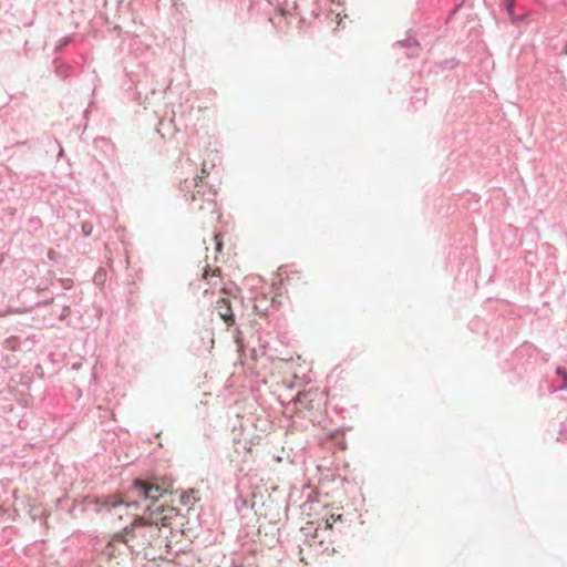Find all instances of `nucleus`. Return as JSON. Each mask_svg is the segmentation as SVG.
<instances>
[{
    "mask_svg": "<svg viewBox=\"0 0 567 567\" xmlns=\"http://www.w3.org/2000/svg\"><path fill=\"white\" fill-rule=\"evenodd\" d=\"M166 493V488H164L154 478H135L130 488V494L135 498L127 503V506L141 508L143 507V504H145V512H150L151 515L159 513L163 511V505H157L156 503Z\"/></svg>",
    "mask_w": 567,
    "mask_h": 567,
    "instance_id": "1",
    "label": "nucleus"
},
{
    "mask_svg": "<svg viewBox=\"0 0 567 567\" xmlns=\"http://www.w3.org/2000/svg\"><path fill=\"white\" fill-rule=\"evenodd\" d=\"M131 530L133 534L131 548H144L151 546L159 537L161 528L156 522L136 516L131 523Z\"/></svg>",
    "mask_w": 567,
    "mask_h": 567,
    "instance_id": "2",
    "label": "nucleus"
},
{
    "mask_svg": "<svg viewBox=\"0 0 567 567\" xmlns=\"http://www.w3.org/2000/svg\"><path fill=\"white\" fill-rule=\"evenodd\" d=\"M394 48L406 49L405 55L406 58L411 59L419 54L420 43L416 41L414 37L409 34L404 40L395 42Z\"/></svg>",
    "mask_w": 567,
    "mask_h": 567,
    "instance_id": "3",
    "label": "nucleus"
},
{
    "mask_svg": "<svg viewBox=\"0 0 567 567\" xmlns=\"http://www.w3.org/2000/svg\"><path fill=\"white\" fill-rule=\"evenodd\" d=\"M53 70L56 76L62 80L71 76L73 68L69 63L64 62L60 56H55L52 61Z\"/></svg>",
    "mask_w": 567,
    "mask_h": 567,
    "instance_id": "4",
    "label": "nucleus"
},
{
    "mask_svg": "<svg viewBox=\"0 0 567 567\" xmlns=\"http://www.w3.org/2000/svg\"><path fill=\"white\" fill-rule=\"evenodd\" d=\"M94 503L99 505L101 508H106L107 511H111L112 508H115L120 505H122L124 502L120 496L116 495H106L96 497L94 499Z\"/></svg>",
    "mask_w": 567,
    "mask_h": 567,
    "instance_id": "5",
    "label": "nucleus"
},
{
    "mask_svg": "<svg viewBox=\"0 0 567 567\" xmlns=\"http://www.w3.org/2000/svg\"><path fill=\"white\" fill-rule=\"evenodd\" d=\"M132 530H131V524L126 526L122 532L117 533L115 535V539L126 544L128 547L133 545V538H132Z\"/></svg>",
    "mask_w": 567,
    "mask_h": 567,
    "instance_id": "6",
    "label": "nucleus"
},
{
    "mask_svg": "<svg viewBox=\"0 0 567 567\" xmlns=\"http://www.w3.org/2000/svg\"><path fill=\"white\" fill-rule=\"evenodd\" d=\"M221 301L226 306V310L224 312H219V315L227 324H233L235 322V316L229 307V301L226 299H223Z\"/></svg>",
    "mask_w": 567,
    "mask_h": 567,
    "instance_id": "7",
    "label": "nucleus"
},
{
    "mask_svg": "<svg viewBox=\"0 0 567 567\" xmlns=\"http://www.w3.org/2000/svg\"><path fill=\"white\" fill-rule=\"evenodd\" d=\"M556 374L561 378L563 383L558 386L559 391H567V370L564 367H557Z\"/></svg>",
    "mask_w": 567,
    "mask_h": 567,
    "instance_id": "8",
    "label": "nucleus"
},
{
    "mask_svg": "<svg viewBox=\"0 0 567 567\" xmlns=\"http://www.w3.org/2000/svg\"><path fill=\"white\" fill-rule=\"evenodd\" d=\"M72 41L71 37H64L60 40L59 44L54 49L55 56L62 52V50Z\"/></svg>",
    "mask_w": 567,
    "mask_h": 567,
    "instance_id": "9",
    "label": "nucleus"
},
{
    "mask_svg": "<svg viewBox=\"0 0 567 567\" xmlns=\"http://www.w3.org/2000/svg\"><path fill=\"white\" fill-rule=\"evenodd\" d=\"M82 235L89 237L92 235L93 225L90 221H83L81 226Z\"/></svg>",
    "mask_w": 567,
    "mask_h": 567,
    "instance_id": "10",
    "label": "nucleus"
},
{
    "mask_svg": "<svg viewBox=\"0 0 567 567\" xmlns=\"http://www.w3.org/2000/svg\"><path fill=\"white\" fill-rule=\"evenodd\" d=\"M516 0H503L502 6L508 12L509 16H513Z\"/></svg>",
    "mask_w": 567,
    "mask_h": 567,
    "instance_id": "11",
    "label": "nucleus"
},
{
    "mask_svg": "<svg viewBox=\"0 0 567 567\" xmlns=\"http://www.w3.org/2000/svg\"><path fill=\"white\" fill-rule=\"evenodd\" d=\"M59 282H60L61 287L63 289H66V290L71 289L73 287V284H74L73 279H71V278H61L59 280Z\"/></svg>",
    "mask_w": 567,
    "mask_h": 567,
    "instance_id": "12",
    "label": "nucleus"
},
{
    "mask_svg": "<svg viewBox=\"0 0 567 567\" xmlns=\"http://www.w3.org/2000/svg\"><path fill=\"white\" fill-rule=\"evenodd\" d=\"M71 313V308L69 306H64L62 312L59 316L60 320H65Z\"/></svg>",
    "mask_w": 567,
    "mask_h": 567,
    "instance_id": "13",
    "label": "nucleus"
},
{
    "mask_svg": "<svg viewBox=\"0 0 567 567\" xmlns=\"http://www.w3.org/2000/svg\"><path fill=\"white\" fill-rule=\"evenodd\" d=\"M17 339L16 338H9L6 340V344L8 348H11L12 350L16 349Z\"/></svg>",
    "mask_w": 567,
    "mask_h": 567,
    "instance_id": "14",
    "label": "nucleus"
},
{
    "mask_svg": "<svg viewBox=\"0 0 567 567\" xmlns=\"http://www.w3.org/2000/svg\"><path fill=\"white\" fill-rule=\"evenodd\" d=\"M221 247H223L221 241L217 240V241H216V250L220 251V250H221Z\"/></svg>",
    "mask_w": 567,
    "mask_h": 567,
    "instance_id": "15",
    "label": "nucleus"
},
{
    "mask_svg": "<svg viewBox=\"0 0 567 567\" xmlns=\"http://www.w3.org/2000/svg\"><path fill=\"white\" fill-rule=\"evenodd\" d=\"M220 272H221V271H220V269H219V268H216V269L213 271L212 276H220Z\"/></svg>",
    "mask_w": 567,
    "mask_h": 567,
    "instance_id": "16",
    "label": "nucleus"
},
{
    "mask_svg": "<svg viewBox=\"0 0 567 567\" xmlns=\"http://www.w3.org/2000/svg\"><path fill=\"white\" fill-rule=\"evenodd\" d=\"M236 343H238V347H239V348H241V347H243L238 337H237V339H236Z\"/></svg>",
    "mask_w": 567,
    "mask_h": 567,
    "instance_id": "17",
    "label": "nucleus"
},
{
    "mask_svg": "<svg viewBox=\"0 0 567 567\" xmlns=\"http://www.w3.org/2000/svg\"><path fill=\"white\" fill-rule=\"evenodd\" d=\"M166 519H167V517H166V516L162 518V524H163V525H166V523H165V522H166Z\"/></svg>",
    "mask_w": 567,
    "mask_h": 567,
    "instance_id": "18",
    "label": "nucleus"
},
{
    "mask_svg": "<svg viewBox=\"0 0 567 567\" xmlns=\"http://www.w3.org/2000/svg\"><path fill=\"white\" fill-rule=\"evenodd\" d=\"M565 54H567V42H566V45L564 48V51H563Z\"/></svg>",
    "mask_w": 567,
    "mask_h": 567,
    "instance_id": "19",
    "label": "nucleus"
},
{
    "mask_svg": "<svg viewBox=\"0 0 567 567\" xmlns=\"http://www.w3.org/2000/svg\"><path fill=\"white\" fill-rule=\"evenodd\" d=\"M204 277L207 278L208 277V270L206 269L205 272H204Z\"/></svg>",
    "mask_w": 567,
    "mask_h": 567,
    "instance_id": "20",
    "label": "nucleus"
},
{
    "mask_svg": "<svg viewBox=\"0 0 567 567\" xmlns=\"http://www.w3.org/2000/svg\"><path fill=\"white\" fill-rule=\"evenodd\" d=\"M62 155H63V150L61 148L60 153H59V157H61Z\"/></svg>",
    "mask_w": 567,
    "mask_h": 567,
    "instance_id": "21",
    "label": "nucleus"
},
{
    "mask_svg": "<svg viewBox=\"0 0 567 567\" xmlns=\"http://www.w3.org/2000/svg\"><path fill=\"white\" fill-rule=\"evenodd\" d=\"M52 300H53V299H51V300H49V301H44V305L52 303Z\"/></svg>",
    "mask_w": 567,
    "mask_h": 567,
    "instance_id": "22",
    "label": "nucleus"
}]
</instances>
